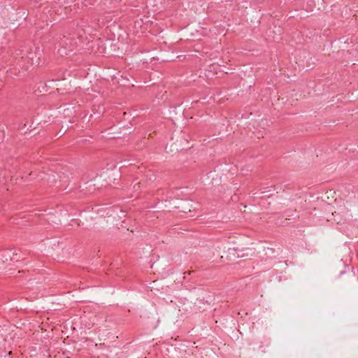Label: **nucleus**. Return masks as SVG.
Masks as SVG:
<instances>
[{"instance_id":"39448f33","label":"nucleus","mask_w":358,"mask_h":358,"mask_svg":"<svg viewBox=\"0 0 358 358\" xmlns=\"http://www.w3.org/2000/svg\"><path fill=\"white\" fill-rule=\"evenodd\" d=\"M357 280H358V277H357Z\"/></svg>"},{"instance_id":"f257e3e1","label":"nucleus","mask_w":358,"mask_h":358,"mask_svg":"<svg viewBox=\"0 0 358 358\" xmlns=\"http://www.w3.org/2000/svg\"><path fill=\"white\" fill-rule=\"evenodd\" d=\"M20 250L16 248H7L0 250V262H19L20 260Z\"/></svg>"},{"instance_id":"20e7f679","label":"nucleus","mask_w":358,"mask_h":358,"mask_svg":"<svg viewBox=\"0 0 358 358\" xmlns=\"http://www.w3.org/2000/svg\"><path fill=\"white\" fill-rule=\"evenodd\" d=\"M267 250H268V251H271V252H273V250L272 248H268V249H267Z\"/></svg>"},{"instance_id":"f03ea898","label":"nucleus","mask_w":358,"mask_h":358,"mask_svg":"<svg viewBox=\"0 0 358 358\" xmlns=\"http://www.w3.org/2000/svg\"><path fill=\"white\" fill-rule=\"evenodd\" d=\"M59 46L60 48L58 49V52L60 55H68L69 52L73 51L76 46V42L71 38L64 36L59 42Z\"/></svg>"},{"instance_id":"7ed1b4c3","label":"nucleus","mask_w":358,"mask_h":358,"mask_svg":"<svg viewBox=\"0 0 358 358\" xmlns=\"http://www.w3.org/2000/svg\"><path fill=\"white\" fill-rule=\"evenodd\" d=\"M268 345H269V342H266V344H264V345L261 344L259 346V349H264V347H268Z\"/></svg>"}]
</instances>
